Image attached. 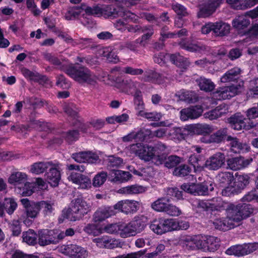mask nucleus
Here are the masks:
<instances>
[{
    "mask_svg": "<svg viewBox=\"0 0 258 258\" xmlns=\"http://www.w3.org/2000/svg\"><path fill=\"white\" fill-rule=\"evenodd\" d=\"M61 71L74 81L82 84L94 85L97 82V76L87 67L78 63H71L62 66Z\"/></svg>",
    "mask_w": 258,
    "mask_h": 258,
    "instance_id": "1",
    "label": "nucleus"
},
{
    "mask_svg": "<svg viewBox=\"0 0 258 258\" xmlns=\"http://www.w3.org/2000/svg\"><path fill=\"white\" fill-rule=\"evenodd\" d=\"M181 188L195 196H208L214 190V183L208 180L200 183H184L181 185Z\"/></svg>",
    "mask_w": 258,
    "mask_h": 258,
    "instance_id": "2",
    "label": "nucleus"
},
{
    "mask_svg": "<svg viewBox=\"0 0 258 258\" xmlns=\"http://www.w3.org/2000/svg\"><path fill=\"white\" fill-rule=\"evenodd\" d=\"M253 212L251 205L246 203L231 205L227 209V213L236 222L249 217Z\"/></svg>",
    "mask_w": 258,
    "mask_h": 258,
    "instance_id": "3",
    "label": "nucleus"
},
{
    "mask_svg": "<svg viewBox=\"0 0 258 258\" xmlns=\"http://www.w3.org/2000/svg\"><path fill=\"white\" fill-rule=\"evenodd\" d=\"M72 204L71 221L80 220L90 211V205L85 201L82 195H79L75 198L72 201Z\"/></svg>",
    "mask_w": 258,
    "mask_h": 258,
    "instance_id": "4",
    "label": "nucleus"
},
{
    "mask_svg": "<svg viewBox=\"0 0 258 258\" xmlns=\"http://www.w3.org/2000/svg\"><path fill=\"white\" fill-rule=\"evenodd\" d=\"M257 249L258 242L244 243L231 246L226 250L225 253L229 255L241 257L248 255Z\"/></svg>",
    "mask_w": 258,
    "mask_h": 258,
    "instance_id": "5",
    "label": "nucleus"
},
{
    "mask_svg": "<svg viewBox=\"0 0 258 258\" xmlns=\"http://www.w3.org/2000/svg\"><path fill=\"white\" fill-rule=\"evenodd\" d=\"M172 219L160 217L153 220L150 224V229L158 235H162L172 231Z\"/></svg>",
    "mask_w": 258,
    "mask_h": 258,
    "instance_id": "6",
    "label": "nucleus"
},
{
    "mask_svg": "<svg viewBox=\"0 0 258 258\" xmlns=\"http://www.w3.org/2000/svg\"><path fill=\"white\" fill-rule=\"evenodd\" d=\"M73 125L76 126L77 129L69 130L63 132L61 134L62 138L69 145H72L79 140L80 132L85 133L87 131L86 125L79 120H75L73 122Z\"/></svg>",
    "mask_w": 258,
    "mask_h": 258,
    "instance_id": "7",
    "label": "nucleus"
},
{
    "mask_svg": "<svg viewBox=\"0 0 258 258\" xmlns=\"http://www.w3.org/2000/svg\"><path fill=\"white\" fill-rule=\"evenodd\" d=\"M224 0H206L199 7L197 16L199 18L209 17L224 3Z\"/></svg>",
    "mask_w": 258,
    "mask_h": 258,
    "instance_id": "8",
    "label": "nucleus"
},
{
    "mask_svg": "<svg viewBox=\"0 0 258 258\" xmlns=\"http://www.w3.org/2000/svg\"><path fill=\"white\" fill-rule=\"evenodd\" d=\"M60 164L57 161H54L47 171L45 172L46 180L53 187L58 186L61 179Z\"/></svg>",
    "mask_w": 258,
    "mask_h": 258,
    "instance_id": "9",
    "label": "nucleus"
},
{
    "mask_svg": "<svg viewBox=\"0 0 258 258\" xmlns=\"http://www.w3.org/2000/svg\"><path fill=\"white\" fill-rule=\"evenodd\" d=\"M231 127L235 130L239 131L242 129L248 130L256 126L254 122L248 121L246 118L238 114H235L228 119Z\"/></svg>",
    "mask_w": 258,
    "mask_h": 258,
    "instance_id": "10",
    "label": "nucleus"
},
{
    "mask_svg": "<svg viewBox=\"0 0 258 258\" xmlns=\"http://www.w3.org/2000/svg\"><path fill=\"white\" fill-rule=\"evenodd\" d=\"M226 156L222 152H217L208 158L204 163L205 167L209 170H217L225 165Z\"/></svg>",
    "mask_w": 258,
    "mask_h": 258,
    "instance_id": "11",
    "label": "nucleus"
},
{
    "mask_svg": "<svg viewBox=\"0 0 258 258\" xmlns=\"http://www.w3.org/2000/svg\"><path fill=\"white\" fill-rule=\"evenodd\" d=\"M72 157L75 161L79 163H96L99 159V156L92 151H82L75 153Z\"/></svg>",
    "mask_w": 258,
    "mask_h": 258,
    "instance_id": "12",
    "label": "nucleus"
},
{
    "mask_svg": "<svg viewBox=\"0 0 258 258\" xmlns=\"http://www.w3.org/2000/svg\"><path fill=\"white\" fill-rule=\"evenodd\" d=\"M138 205L136 201L126 200L118 202L113 207L115 211L128 214L136 212L139 208Z\"/></svg>",
    "mask_w": 258,
    "mask_h": 258,
    "instance_id": "13",
    "label": "nucleus"
},
{
    "mask_svg": "<svg viewBox=\"0 0 258 258\" xmlns=\"http://www.w3.org/2000/svg\"><path fill=\"white\" fill-rule=\"evenodd\" d=\"M63 253L71 258H86L87 251L83 247L76 244L64 245Z\"/></svg>",
    "mask_w": 258,
    "mask_h": 258,
    "instance_id": "14",
    "label": "nucleus"
},
{
    "mask_svg": "<svg viewBox=\"0 0 258 258\" xmlns=\"http://www.w3.org/2000/svg\"><path fill=\"white\" fill-rule=\"evenodd\" d=\"M21 202L24 208L25 216L31 219H35L38 216L40 212L38 202L30 201L26 198L21 199Z\"/></svg>",
    "mask_w": 258,
    "mask_h": 258,
    "instance_id": "15",
    "label": "nucleus"
},
{
    "mask_svg": "<svg viewBox=\"0 0 258 258\" xmlns=\"http://www.w3.org/2000/svg\"><path fill=\"white\" fill-rule=\"evenodd\" d=\"M115 214L114 207H101L94 213L93 220L95 223H100Z\"/></svg>",
    "mask_w": 258,
    "mask_h": 258,
    "instance_id": "16",
    "label": "nucleus"
},
{
    "mask_svg": "<svg viewBox=\"0 0 258 258\" xmlns=\"http://www.w3.org/2000/svg\"><path fill=\"white\" fill-rule=\"evenodd\" d=\"M203 112V109L201 105H195L182 109L180 111V119L186 121L189 119L197 118L202 114Z\"/></svg>",
    "mask_w": 258,
    "mask_h": 258,
    "instance_id": "17",
    "label": "nucleus"
},
{
    "mask_svg": "<svg viewBox=\"0 0 258 258\" xmlns=\"http://www.w3.org/2000/svg\"><path fill=\"white\" fill-rule=\"evenodd\" d=\"M238 89L237 86L233 85L221 86L217 89L215 94L219 100L230 99L237 94Z\"/></svg>",
    "mask_w": 258,
    "mask_h": 258,
    "instance_id": "18",
    "label": "nucleus"
},
{
    "mask_svg": "<svg viewBox=\"0 0 258 258\" xmlns=\"http://www.w3.org/2000/svg\"><path fill=\"white\" fill-rule=\"evenodd\" d=\"M101 17L105 18H117L121 15L123 7L114 5H102Z\"/></svg>",
    "mask_w": 258,
    "mask_h": 258,
    "instance_id": "19",
    "label": "nucleus"
},
{
    "mask_svg": "<svg viewBox=\"0 0 258 258\" xmlns=\"http://www.w3.org/2000/svg\"><path fill=\"white\" fill-rule=\"evenodd\" d=\"M182 160V158L174 155H171L169 156L167 154L159 156L158 163L157 165L163 164L164 166L168 168L171 169L177 167Z\"/></svg>",
    "mask_w": 258,
    "mask_h": 258,
    "instance_id": "20",
    "label": "nucleus"
},
{
    "mask_svg": "<svg viewBox=\"0 0 258 258\" xmlns=\"http://www.w3.org/2000/svg\"><path fill=\"white\" fill-rule=\"evenodd\" d=\"M93 242L96 243L97 246L100 248L108 249L116 248L119 244L118 240L107 235L95 238L93 239Z\"/></svg>",
    "mask_w": 258,
    "mask_h": 258,
    "instance_id": "21",
    "label": "nucleus"
},
{
    "mask_svg": "<svg viewBox=\"0 0 258 258\" xmlns=\"http://www.w3.org/2000/svg\"><path fill=\"white\" fill-rule=\"evenodd\" d=\"M70 181L79 185L82 189H87L91 187L90 179L87 176L79 173L72 172L69 177Z\"/></svg>",
    "mask_w": 258,
    "mask_h": 258,
    "instance_id": "22",
    "label": "nucleus"
},
{
    "mask_svg": "<svg viewBox=\"0 0 258 258\" xmlns=\"http://www.w3.org/2000/svg\"><path fill=\"white\" fill-rule=\"evenodd\" d=\"M54 237V231L48 229L39 230L38 234V242L40 246H45L56 242Z\"/></svg>",
    "mask_w": 258,
    "mask_h": 258,
    "instance_id": "23",
    "label": "nucleus"
},
{
    "mask_svg": "<svg viewBox=\"0 0 258 258\" xmlns=\"http://www.w3.org/2000/svg\"><path fill=\"white\" fill-rule=\"evenodd\" d=\"M226 217L217 218L213 222L215 228L219 230L227 231L234 227L233 222H235L227 214Z\"/></svg>",
    "mask_w": 258,
    "mask_h": 258,
    "instance_id": "24",
    "label": "nucleus"
},
{
    "mask_svg": "<svg viewBox=\"0 0 258 258\" xmlns=\"http://www.w3.org/2000/svg\"><path fill=\"white\" fill-rule=\"evenodd\" d=\"M179 45L181 49L191 52L201 53L206 50V45L202 43H192L186 39H181Z\"/></svg>",
    "mask_w": 258,
    "mask_h": 258,
    "instance_id": "25",
    "label": "nucleus"
},
{
    "mask_svg": "<svg viewBox=\"0 0 258 258\" xmlns=\"http://www.w3.org/2000/svg\"><path fill=\"white\" fill-rule=\"evenodd\" d=\"M194 205L200 211H221L225 209L222 205H216L205 200H196L194 201Z\"/></svg>",
    "mask_w": 258,
    "mask_h": 258,
    "instance_id": "26",
    "label": "nucleus"
},
{
    "mask_svg": "<svg viewBox=\"0 0 258 258\" xmlns=\"http://www.w3.org/2000/svg\"><path fill=\"white\" fill-rule=\"evenodd\" d=\"M250 22L245 15L238 16L232 21V26L237 31V33L241 36L242 34L245 32V30L250 25Z\"/></svg>",
    "mask_w": 258,
    "mask_h": 258,
    "instance_id": "27",
    "label": "nucleus"
},
{
    "mask_svg": "<svg viewBox=\"0 0 258 258\" xmlns=\"http://www.w3.org/2000/svg\"><path fill=\"white\" fill-rule=\"evenodd\" d=\"M250 182V176L248 174H235V177H234L233 183L236 192H241L242 190L245 188Z\"/></svg>",
    "mask_w": 258,
    "mask_h": 258,
    "instance_id": "28",
    "label": "nucleus"
},
{
    "mask_svg": "<svg viewBox=\"0 0 258 258\" xmlns=\"http://www.w3.org/2000/svg\"><path fill=\"white\" fill-rule=\"evenodd\" d=\"M27 175L26 173L22 172H13L8 178V182L11 184L18 186L23 185L27 180Z\"/></svg>",
    "mask_w": 258,
    "mask_h": 258,
    "instance_id": "29",
    "label": "nucleus"
},
{
    "mask_svg": "<svg viewBox=\"0 0 258 258\" xmlns=\"http://www.w3.org/2000/svg\"><path fill=\"white\" fill-rule=\"evenodd\" d=\"M170 61L177 67L185 70L189 64L187 58L180 55L179 53L171 54L170 55Z\"/></svg>",
    "mask_w": 258,
    "mask_h": 258,
    "instance_id": "30",
    "label": "nucleus"
},
{
    "mask_svg": "<svg viewBox=\"0 0 258 258\" xmlns=\"http://www.w3.org/2000/svg\"><path fill=\"white\" fill-rule=\"evenodd\" d=\"M136 153L140 159L146 161L154 159V154L151 146H143L137 150Z\"/></svg>",
    "mask_w": 258,
    "mask_h": 258,
    "instance_id": "31",
    "label": "nucleus"
},
{
    "mask_svg": "<svg viewBox=\"0 0 258 258\" xmlns=\"http://www.w3.org/2000/svg\"><path fill=\"white\" fill-rule=\"evenodd\" d=\"M214 35L222 37L227 35L230 30L229 24L223 22H217L214 23Z\"/></svg>",
    "mask_w": 258,
    "mask_h": 258,
    "instance_id": "32",
    "label": "nucleus"
},
{
    "mask_svg": "<svg viewBox=\"0 0 258 258\" xmlns=\"http://www.w3.org/2000/svg\"><path fill=\"white\" fill-rule=\"evenodd\" d=\"M53 161L48 162H38L33 163L30 168V171L32 173L35 174H40L47 171L49 169Z\"/></svg>",
    "mask_w": 258,
    "mask_h": 258,
    "instance_id": "33",
    "label": "nucleus"
},
{
    "mask_svg": "<svg viewBox=\"0 0 258 258\" xmlns=\"http://www.w3.org/2000/svg\"><path fill=\"white\" fill-rule=\"evenodd\" d=\"M240 73V69L234 68L227 71L220 78L221 83L235 82Z\"/></svg>",
    "mask_w": 258,
    "mask_h": 258,
    "instance_id": "34",
    "label": "nucleus"
},
{
    "mask_svg": "<svg viewBox=\"0 0 258 258\" xmlns=\"http://www.w3.org/2000/svg\"><path fill=\"white\" fill-rule=\"evenodd\" d=\"M134 82L130 79H116L115 87L121 92H127L134 87Z\"/></svg>",
    "mask_w": 258,
    "mask_h": 258,
    "instance_id": "35",
    "label": "nucleus"
},
{
    "mask_svg": "<svg viewBox=\"0 0 258 258\" xmlns=\"http://www.w3.org/2000/svg\"><path fill=\"white\" fill-rule=\"evenodd\" d=\"M178 95L180 100L188 103H195L198 100L196 94L192 91L182 89L178 92Z\"/></svg>",
    "mask_w": 258,
    "mask_h": 258,
    "instance_id": "36",
    "label": "nucleus"
},
{
    "mask_svg": "<svg viewBox=\"0 0 258 258\" xmlns=\"http://www.w3.org/2000/svg\"><path fill=\"white\" fill-rule=\"evenodd\" d=\"M161 80V75L153 70L146 71L143 75V80L145 82L159 83Z\"/></svg>",
    "mask_w": 258,
    "mask_h": 258,
    "instance_id": "37",
    "label": "nucleus"
},
{
    "mask_svg": "<svg viewBox=\"0 0 258 258\" xmlns=\"http://www.w3.org/2000/svg\"><path fill=\"white\" fill-rule=\"evenodd\" d=\"M81 8L88 16L100 17L101 7L99 5H95L92 7L86 6L85 4H81Z\"/></svg>",
    "mask_w": 258,
    "mask_h": 258,
    "instance_id": "38",
    "label": "nucleus"
},
{
    "mask_svg": "<svg viewBox=\"0 0 258 258\" xmlns=\"http://www.w3.org/2000/svg\"><path fill=\"white\" fill-rule=\"evenodd\" d=\"M152 149H153V153L154 154V160H155V164L157 165L158 163L159 156L166 154L164 152L166 149V146L161 142H157L154 144V146H152Z\"/></svg>",
    "mask_w": 258,
    "mask_h": 258,
    "instance_id": "39",
    "label": "nucleus"
},
{
    "mask_svg": "<svg viewBox=\"0 0 258 258\" xmlns=\"http://www.w3.org/2000/svg\"><path fill=\"white\" fill-rule=\"evenodd\" d=\"M40 211L42 210L44 216L51 215L54 210V203L50 201H41L38 202Z\"/></svg>",
    "mask_w": 258,
    "mask_h": 258,
    "instance_id": "40",
    "label": "nucleus"
},
{
    "mask_svg": "<svg viewBox=\"0 0 258 258\" xmlns=\"http://www.w3.org/2000/svg\"><path fill=\"white\" fill-rule=\"evenodd\" d=\"M191 171V167L184 164L175 167L173 171V174L178 177H184L190 175Z\"/></svg>",
    "mask_w": 258,
    "mask_h": 258,
    "instance_id": "41",
    "label": "nucleus"
},
{
    "mask_svg": "<svg viewBox=\"0 0 258 258\" xmlns=\"http://www.w3.org/2000/svg\"><path fill=\"white\" fill-rule=\"evenodd\" d=\"M219 239L213 236H209L205 240V246L210 252H214L217 250L220 246Z\"/></svg>",
    "mask_w": 258,
    "mask_h": 258,
    "instance_id": "42",
    "label": "nucleus"
},
{
    "mask_svg": "<svg viewBox=\"0 0 258 258\" xmlns=\"http://www.w3.org/2000/svg\"><path fill=\"white\" fill-rule=\"evenodd\" d=\"M197 82L200 89L206 92L213 91L215 88L214 83L210 79L201 77Z\"/></svg>",
    "mask_w": 258,
    "mask_h": 258,
    "instance_id": "43",
    "label": "nucleus"
},
{
    "mask_svg": "<svg viewBox=\"0 0 258 258\" xmlns=\"http://www.w3.org/2000/svg\"><path fill=\"white\" fill-rule=\"evenodd\" d=\"M130 222L136 234L142 231L146 226L143 217H135Z\"/></svg>",
    "mask_w": 258,
    "mask_h": 258,
    "instance_id": "44",
    "label": "nucleus"
},
{
    "mask_svg": "<svg viewBox=\"0 0 258 258\" xmlns=\"http://www.w3.org/2000/svg\"><path fill=\"white\" fill-rule=\"evenodd\" d=\"M212 140V142L213 143L219 144L225 140H227V128H222L218 130L215 133L211 135Z\"/></svg>",
    "mask_w": 258,
    "mask_h": 258,
    "instance_id": "45",
    "label": "nucleus"
},
{
    "mask_svg": "<svg viewBox=\"0 0 258 258\" xmlns=\"http://www.w3.org/2000/svg\"><path fill=\"white\" fill-rule=\"evenodd\" d=\"M199 156L193 154L191 155L188 159V162L192 166L195 172H201L204 170L205 167L204 164L202 165L200 163L201 161L199 159Z\"/></svg>",
    "mask_w": 258,
    "mask_h": 258,
    "instance_id": "46",
    "label": "nucleus"
},
{
    "mask_svg": "<svg viewBox=\"0 0 258 258\" xmlns=\"http://www.w3.org/2000/svg\"><path fill=\"white\" fill-rule=\"evenodd\" d=\"M168 202L169 199L166 200L165 198H159L152 203L151 207L156 211L165 213Z\"/></svg>",
    "mask_w": 258,
    "mask_h": 258,
    "instance_id": "47",
    "label": "nucleus"
},
{
    "mask_svg": "<svg viewBox=\"0 0 258 258\" xmlns=\"http://www.w3.org/2000/svg\"><path fill=\"white\" fill-rule=\"evenodd\" d=\"M37 234L32 229H29L27 231L23 233L24 241L29 245H35L37 243Z\"/></svg>",
    "mask_w": 258,
    "mask_h": 258,
    "instance_id": "48",
    "label": "nucleus"
},
{
    "mask_svg": "<svg viewBox=\"0 0 258 258\" xmlns=\"http://www.w3.org/2000/svg\"><path fill=\"white\" fill-rule=\"evenodd\" d=\"M131 225V222L128 224H120L119 235L121 237L127 238L136 235L135 230H134Z\"/></svg>",
    "mask_w": 258,
    "mask_h": 258,
    "instance_id": "49",
    "label": "nucleus"
},
{
    "mask_svg": "<svg viewBox=\"0 0 258 258\" xmlns=\"http://www.w3.org/2000/svg\"><path fill=\"white\" fill-rule=\"evenodd\" d=\"M193 132L199 135H209L211 132V126L207 124H196L192 126Z\"/></svg>",
    "mask_w": 258,
    "mask_h": 258,
    "instance_id": "50",
    "label": "nucleus"
},
{
    "mask_svg": "<svg viewBox=\"0 0 258 258\" xmlns=\"http://www.w3.org/2000/svg\"><path fill=\"white\" fill-rule=\"evenodd\" d=\"M3 203L6 212L10 215L14 213L18 207L17 203L13 198H5Z\"/></svg>",
    "mask_w": 258,
    "mask_h": 258,
    "instance_id": "51",
    "label": "nucleus"
},
{
    "mask_svg": "<svg viewBox=\"0 0 258 258\" xmlns=\"http://www.w3.org/2000/svg\"><path fill=\"white\" fill-rule=\"evenodd\" d=\"M183 191L177 187H168L166 190V196L168 199L172 200H180L183 199Z\"/></svg>",
    "mask_w": 258,
    "mask_h": 258,
    "instance_id": "52",
    "label": "nucleus"
},
{
    "mask_svg": "<svg viewBox=\"0 0 258 258\" xmlns=\"http://www.w3.org/2000/svg\"><path fill=\"white\" fill-rule=\"evenodd\" d=\"M102 55L109 62L116 63L119 61V58L111 47H105L103 49Z\"/></svg>",
    "mask_w": 258,
    "mask_h": 258,
    "instance_id": "53",
    "label": "nucleus"
},
{
    "mask_svg": "<svg viewBox=\"0 0 258 258\" xmlns=\"http://www.w3.org/2000/svg\"><path fill=\"white\" fill-rule=\"evenodd\" d=\"M107 168L111 170L116 171V168L119 167L123 163L122 158L113 155L109 156L107 159Z\"/></svg>",
    "mask_w": 258,
    "mask_h": 258,
    "instance_id": "54",
    "label": "nucleus"
},
{
    "mask_svg": "<svg viewBox=\"0 0 258 258\" xmlns=\"http://www.w3.org/2000/svg\"><path fill=\"white\" fill-rule=\"evenodd\" d=\"M227 141L230 142L231 150L235 153H240L243 150L244 145L237 138L227 137Z\"/></svg>",
    "mask_w": 258,
    "mask_h": 258,
    "instance_id": "55",
    "label": "nucleus"
},
{
    "mask_svg": "<svg viewBox=\"0 0 258 258\" xmlns=\"http://www.w3.org/2000/svg\"><path fill=\"white\" fill-rule=\"evenodd\" d=\"M136 140L139 141H147L152 138V131L150 129L141 128L135 133Z\"/></svg>",
    "mask_w": 258,
    "mask_h": 258,
    "instance_id": "56",
    "label": "nucleus"
},
{
    "mask_svg": "<svg viewBox=\"0 0 258 258\" xmlns=\"http://www.w3.org/2000/svg\"><path fill=\"white\" fill-rule=\"evenodd\" d=\"M19 192L23 196H30L34 192V186L32 183L26 181L23 185L18 186Z\"/></svg>",
    "mask_w": 258,
    "mask_h": 258,
    "instance_id": "57",
    "label": "nucleus"
},
{
    "mask_svg": "<svg viewBox=\"0 0 258 258\" xmlns=\"http://www.w3.org/2000/svg\"><path fill=\"white\" fill-rule=\"evenodd\" d=\"M247 95L249 97L258 98V78L250 81Z\"/></svg>",
    "mask_w": 258,
    "mask_h": 258,
    "instance_id": "58",
    "label": "nucleus"
},
{
    "mask_svg": "<svg viewBox=\"0 0 258 258\" xmlns=\"http://www.w3.org/2000/svg\"><path fill=\"white\" fill-rule=\"evenodd\" d=\"M138 115L151 121H158L162 117V114L160 113L156 112H147L142 110H140L138 112Z\"/></svg>",
    "mask_w": 258,
    "mask_h": 258,
    "instance_id": "59",
    "label": "nucleus"
},
{
    "mask_svg": "<svg viewBox=\"0 0 258 258\" xmlns=\"http://www.w3.org/2000/svg\"><path fill=\"white\" fill-rule=\"evenodd\" d=\"M43 56L46 60L52 64L59 67L60 70H61V67L62 66H67L66 64H62L60 60L52 53L46 52L43 54Z\"/></svg>",
    "mask_w": 258,
    "mask_h": 258,
    "instance_id": "60",
    "label": "nucleus"
},
{
    "mask_svg": "<svg viewBox=\"0 0 258 258\" xmlns=\"http://www.w3.org/2000/svg\"><path fill=\"white\" fill-rule=\"evenodd\" d=\"M170 54L163 52H159L154 55L153 60L155 63L163 66L166 63L168 59H170Z\"/></svg>",
    "mask_w": 258,
    "mask_h": 258,
    "instance_id": "61",
    "label": "nucleus"
},
{
    "mask_svg": "<svg viewBox=\"0 0 258 258\" xmlns=\"http://www.w3.org/2000/svg\"><path fill=\"white\" fill-rule=\"evenodd\" d=\"M174 138L179 141L185 140L188 135V131L185 128L174 127L172 133Z\"/></svg>",
    "mask_w": 258,
    "mask_h": 258,
    "instance_id": "62",
    "label": "nucleus"
},
{
    "mask_svg": "<svg viewBox=\"0 0 258 258\" xmlns=\"http://www.w3.org/2000/svg\"><path fill=\"white\" fill-rule=\"evenodd\" d=\"M122 191L125 194L134 195L142 193L144 189L143 186L135 184L123 187Z\"/></svg>",
    "mask_w": 258,
    "mask_h": 258,
    "instance_id": "63",
    "label": "nucleus"
},
{
    "mask_svg": "<svg viewBox=\"0 0 258 258\" xmlns=\"http://www.w3.org/2000/svg\"><path fill=\"white\" fill-rule=\"evenodd\" d=\"M64 112L69 116L76 118L78 116V110L74 103L65 104L63 106Z\"/></svg>",
    "mask_w": 258,
    "mask_h": 258,
    "instance_id": "64",
    "label": "nucleus"
}]
</instances>
